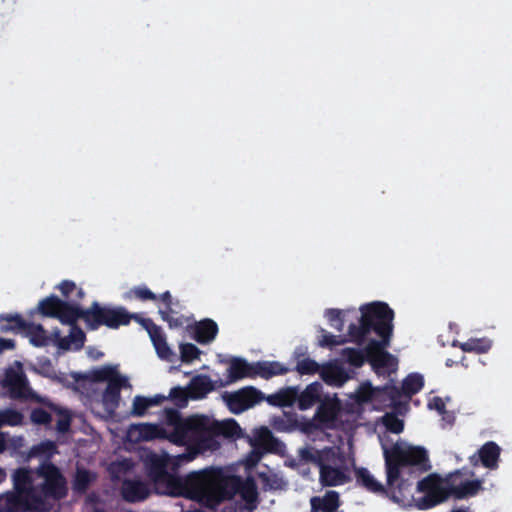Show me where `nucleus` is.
<instances>
[{
    "mask_svg": "<svg viewBox=\"0 0 512 512\" xmlns=\"http://www.w3.org/2000/svg\"><path fill=\"white\" fill-rule=\"evenodd\" d=\"M159 314H160L162 320L168 323L170 328L182 327L184 324V317L183 316L174 317L172 315L173 310L172 311L159 310Z\"/></svg>",
    "mask_w": 512,
    "mask_h": 512,
    "instance_id": "obj_54",
    "label": "nucleus"
},
{
    "mask_svg": "<svg viewBox=\"0 0 512 512\" xmlns=\"http://www.w3.org/2000/svg\"><path fill=\"white\" fill-rule=\"evenodd\" d=\"M322 332L324 334L322 335V338L319 341V345L321 347L332 348V347H335V346H338V345H342V344L347 342V339L344 336H340V335L336 336V335H333V334H330V333H326L324 329H322Z\"/></svg>",
    "mask_w": 512,
    "mask_h": 512,
    "instance_id": "obj_52",
    "label": "nucleus"
},
{
    "mask_svg": "<svg viewBox=\"0 0 512 512\" xmlns=\"http://www.w3.org/2000/svg\"><path fill=\"white\" fill-rule=\"evenodd\" d=\"M163 429L153 423L131 424L128 429V436L135 442L151 441L163 436Z\"/></svg>",
    "mask_w": 512,
    "mask_h": 512,
    "instance_id": "obj_20",
    "label": "nucleus"
},
{
    "mask_svg": "<svg viewBox=\"0 0 512 512\" xmlns=\"http://www.w3.org/2000/svg\"><path fill=\"white\" fill-rule=\"evenodd\" d=\"M16 470L26 473L28 484L25 487L39 512H49L53 506L51 501L57 502L67 497V479L53 462H40L35 469L20 467Z\"/></svg>",
    "mask_w": 512,
    "mask_h": 512,
    "instance_id": "obj_3",
    "label": "nucleus"
},
{
    "mask_svg": "<svg viewBox=\"0 0 512 512\" xmlns=\"http://www.w3.org/2000/svg\"><path fill=\"white\" fill-rule=\"evenodd\" d=\"M58 453L57 445L53 441H42L37 445H33L26 456V460L32 458H41L40 462H52V458Z\"/></svg>",
    "mask_w": 512,
    "mask_h": 512,
    "instance_id": "obj_30",
    "label": "nucleus"
},
{
    "mask_svg": "<svg viewBox=\"0 0 512 512\" xmlns=\"http://www.w3.org/2000/svg\"><path fill=\"white\" fill-rule=\"evenodd\" d=\"M383 424L389 432L394 434H399L404 429L403 420L399 419L394 413H386L383 416Z\"/></svg>",
    "mask_w": 512,
    "mask_h": 512,
    "instance_id": "obj_46",
    "label": "nucleus"
},
{
    "mask_svg": "<svg viewBox=\"0 0 512 512\" xmlns=\"http://www.w3.org/2000/svg\"><path fill=\"white\" fill-rule=\"evenodd\" d=\"M450 512H471L467 507H460L452 509Z\"/></svg>",
    "mask_w": 512,
    "mask_h": 512,
    "instance_id": "obj_64",
    "label": "nucleus"
},
{
    "mask_svg": "<svg viewBox=\"0 0 512 512\" xmlns=\"http://www.w3.org/2000/svg\"><path fill=\"white\" fill-rule=\"evenodd\" d=\"M282 407L292 406L297 402L298 387H288L279 391Z\"/></svg>",
    "mask_w": 512,
    "mask_h": 512,
    "instance_id": "obj_51",
    "label": "nucleus"
},
{
    "mask_svg": "<svg viewBox=\"0 0 512 512\" xmlns=\"http://www.w3.org/2000/svg\"><path fill=\"white\" fill-rule=\"evenodd\" d=\"M150 494L148 485L139 479H125L121 484L122 498L130 503L143 501Z\"/></svg>",
    "mask_w": 512,
    "mask_h": 512,
    "instance_id": "obj_19",
    "label": "nucleus"
},
{
    "mask_svg": "<svg viewBox=\"0 0 512 512\" xmlns=\"http://www.w3.org/2000/svg\"><path fill=\"white\" fill-rule=\"evenodd\" d=\"M148 404L150 407L159 406L164 401L168 400V397L162 394H157L152 397H147Z\"/></svg>",
    "mask_w": 512,
    "mask_h": 512,
    "instance_id": "obj_57",
    "label": "nucleus"
},
{
    "mask_svg": "<svg viewBox=\"0 0 512 512\" xmlns=\"http://www.w3.org/2000/svg\"><path fill=\"white\" fill-rule=\"evenodd\" d=\"M149 408L150 406L148 404L147 397L137 395L133 399L130 414L134 417H142L146 414Z\"/></svg>",
    "mask_w": 512,
    "mask_h": 512,
    "instance_id": "obj_49",
    "label": "nucleus"
},
{
    "mask_svg": "<svg viewBox=\"0 0 512 512\" xmlns=\"http://www.w3.org/2000/svg\"><path fill=\"white\" fill-rule=\"evenodd\" d=\"M0 385L7 391L11 399H27L32 394L27 376L19 361L15 362V366H9L5 369Z\"/></svg>",
    "mask_w": 512,
    "mask_h": 512,
    "instance_id": "obj_12",
    "label": "nucleus"
},
{
    "mask_svg": "<svg viewBox=\"0 0 512 512\" xmlns=\"http://www.w3.org/2000/svg\"><path fill=\"white\" fill-rule=\"evenodd\" d=\"M431 407H434L439 413H445L446 405L440 397H435L433 399Z\"/></svg>",
    "mask_w": 512,
    "mask_h": 512,
    "instance_id": "obj_60",
    "label": "nucleus"
},
{
    "mask_svg": "<svg viewBox=\"0 0 512 512\" xmlns=\"http://www.w3.org/2000/svg\"><path fill=\"white\" fill-rule=\"evenodd\" d=\"M356 480L366 490L372 493L391 494L389 487L387 486V488H385L384 485L378 482L366 468H360L356 471Z\"/></svg>",
    "mask_w": 512,
    "mask_h": 512,
    "instance_id": "obj_31",
    "label": "nucleus"
},
{
    "mask_svg": "<svg viewBox=\"0 0 512 512\" xmlns=\"http://www.w3.org/2000/svg\"><path fill=\"white\" fill-rule=\"evenodd\" d=\"M58 289L60 290L62 296L65 298L64 301H69L71 303L79 304L78 302L85 296L83 289L78 288L76 284L71 280H63L58 285Z\"/></svg>",
    "mask_w": 512,
    "mask_h": 512,
    "instance_id": "obj_36",
    "label": "nucleus"
},
{
    "mask_svg": "<svg viewBox=\"0 0 512 512\" xmlns=\"http://www.w3.org/2000/svg\"><path fill=\"white\" fill-rule=\"evenodd\" d=\"M15 348V341L12 339H6L0 337V353L4 350H10Z\"/></svg>",
    "mask_w": 512,
    "mask_h": 512,
    "instance_id": "obj_59",
    "label": "nucleus"
},
{
    "mask_svg": "<svg viewBox=\"0 0 512 512\" xmlns=\"http://www.w3.org/2000/svg\"><path fill=\"white\" fill-rule=\"evenodd\" d=\"M208 427L209 425L205 423V428L197 432V435L199 436V445L204 449H218L220 443L217 441L216 437L219 436L216 434H212V432L208 430Z\"/></svg>",
    "mask_w": 512,
    "mask_h": 512,
    "instance_id": "obj_42",
    "label": "nucleus"
},
{
    "mask_svg": "<svg viewBox=\"0 0 512 512\" xmlns=\"http://www.w3.org/2000/svg\"><path fill=\"white\" fill-rule=\"evenodd\" d=\"M254 363H249L241 357H232L229 361L227 376L224 380H219L218 387H226L244 378H254Z\"/></svg>",
    "mask_w": 512,
    "mask_h": 512,
    "instance_id": "obj_15",
    "label": "nucleus"
},
{
    "mask_svg": "<svg viewBox=\"0 0 512 512\" xmlns=\"http://www.w3.org/2000/svg\"><path fill=\"white\" fill-rule=\"evenodd\" d=\"M127 297L129 298H135L140 301H157L158 297L155 293H153L147 286L140 285L133 287L130 289V291L127 293Z\"/></svg>",
    "mask_w": 512,
    "mask_h": 512,
    "instance_id": "obj_44",
    "label": "nucleus"
},
{
    "mask_svg": "<svg viewBox=\"0 0 512 512\" xmlns=\"http://www.w3.org/2000/svg\"><path fill=\"white\" fill-rule=\"evenodd\" d=\"M359 324H350V341L361 346L367 336L374 332L380 339L392 338L394 311L385 302H372L360 307Z\"/></svg>",
    "mask_w": 512,
    "mask_h": 512,
    "instance_id": "obj_5",
    "label": "nucleus"
},
{
    "mask_svg": "<svg viewBox=\"0 0 512 512\" xmlns=\"http://www.w3.org/2000/svg\"><path fill=\"white\" fill-rule=\"evenodd\" d=\"M208 430L212 434L223 436L224 438H237L241 435V427L234 419L223 422H214L209 425Z\"/></svg>",
    "mask_w": 512,
    "mask_h": 512,
    "instance_id": "obj_32",
    "label": "nucleus"
},
{
    "mask_svg": "<svg viewBox=\"0 0 512 512\" xmlns=\"http://www.w3.org/2000/svg\"><path fill=\"white\" fill-rule=\"evenodd\" d=\"M464 476L472 477L474 472L465 467L457 469L445 475L446 484H448L449 497L457 500H464L475 497L483 488L481 479H463Z\"/></svg>",
    "mask_w": 512,
    "mask_h": 512,
    "instance_id": "obj_9",
    "label": "nucleus"
},
{
    "mask_svg": "<svg viewBox=\"0 0 512 512\" xmlns=\"http://www.w3.org/2000/svg\"><path fill=\"white\" fill-rule=\"evenodd\" d=\"M319 474L321 484L327 487L340 486L350 480L345 464L333 467L323 466L319 469Z\"/></svg>",
    "mask_w": 512,
    "mask_h": 512,
    "instance_id": "obj_21",
    "label": "nucleus"
},
{
    "mask_svg": "<svg viewBox=\"0 0 512 512\" xmlns=\"http://www.w3.org/2000/svg\"><path fill=\"white\" fill-rule=\"evenodd\" d=\"M70 427V419L69 418H66V419H60L58 422H57V429L58 431L60 432H66L68 431Z\"/></svg>",
    "mask_w": 512,
    "mask_h": 512,
    "instance_id": "obj_62",
    "label": "nucleus"
},
{
    "mask_svg": "<svg viewBox=\"0 0 512 512\" xmlns=\"http://www.w3.org/2000/svg\"><path fill=\"white\" fill-rule=\"evenodd\" d=\"M31 421L39 425H48L51 420V414L43 408H35L31 412Z\"/></svg>",
    "mask_w": 512,
    "mask_h": 512,
    "instance_id": "obj_53",
    "label": "nucleus"
},
{
    "mask_svg": "<svg viewBox=\"0 0 512 512\" xmlns=\"http://www.w3.org/2000/svg\"><path fill=\"white\" fill-rule=\"evenodd\" d=\"M340 412V402L337 398H326L320 402L315 419L325 426L334 423Z\"/></svg>",
    "mask_w": 512,
    "mask_h": 512,
    "instance_id": "obj_23",
    "label": "nucleus"
},
{
    "mask_svg": "<svg viewBox=\"0 0 512 512\" xmlns=\"http://www.w3.org/2000/svg\"><path fill=\"white\" fill-rule=\"evenodd\" d=\"M341 356L355 368H360L365 362H368V353L366 346L364 348L347 347L342 349Z\"/></svg>",
    "mask_w": 512,
    "mask_h": 512,
    "instance_id": "obj_35",
    "label": "nucleus"
},
{
    "mask_svg": "<svg viewBox=\"0 0 512 512\" xmlns=\"http://www.w3.org/2000/svg\"><path fill=\"white\" fill-rule=\"evenodd\" d=\"M322 392L321 383L315 381L309 384L302 392L298 391L297 405L300 410H307L320 401Z\"/></svg>",
    "mask_w": 512,
    "mask_h": 512,
    "instance_id": "obj_28",
    "label": "nucleus"
},
{
    "mask_svg": "<svg viewBox=\"0 0 512 512\" xmlns=\"http://www.w3.org/2000/svg\"><path fill=\"white\" fill-rule=\"evenodd\" d=\"M391 338L371 339L366 345L368 363L376 374L390 373L396 369L397 359L386 348L390 345Z\"/></svg>",
    "mask_w": 512,
    "mask_h": 512,
    "instance_id": "obj_11",
    "label": "nucleus"
},
{
    "mask_svg": "<svg viewBox=\"0 0 512 512\" xmlns=\"http://www.w3.org/2000/svg\"><path fill=\"white\" fill-rule=\"evenodd\" d=\"M321 366L315 360L307 357L297 362L295 371L300 375H314L320 373Z\"/></svg>",
    "mask_w": 512,
    "mask_h": 512,
    "instance_id": "obj_43",
    "label": "nucleus"
},
{
    "mask_svg": "<svg viewBox=\"0 0 512 512\" xmlns=\"http://www.w3.org/2000/svg\"><path fill=\"white\" fill-rule=\"evenodd\" d=\"M158 299H160L165 304L164 310H168V311L173 310L172 309V296L169 291H165L164 293H162Z\"/></svg>",
    "mask_w": 512,
    "mask_h": 512,
    "instance_id": "obj_58",
    "label": "nucleus"
},
{
    "mask_svg": "<svg viewBox=\"0 0 512 512\" xmlns=\"http://www.w3.org/2000/svg\"><path fill=\"white\" fill-rule=\"evenodd\" d=\"M345 464V457L339 450V448L335 447H325L320 450V454L318 457V467L321 469L323 466H339Z\"/></svg>",
    "mask_w": 512,
    "mask_h": 512,
    "instance_id": "obj_34",
    "label": "nucleus"
},
{
    "mask_svg": "<svg viewBox=\"0 0 512 512\" xmlns=\"http://www.w3.org/2000/svg\"><path fill=\"white\" fill-rule=\"evenodd\" d=\"M374 395V390L371 386H362L358 392L356 399L360 403H366L372 400Z\"/></svg>",
    "mask_w": 512,
    "mask_h": 512,
    "instance_id": "obj_56",
    "label": "nucleus"
},
{
    "mask_svg": "<svg viewBox=\"0 0 512 512\" xmlns=\"http://www.w3.org/2000/svg\"><path fill=\"white\" fill-rule=\"evenodd\" d=\"M68 325L71 329L69 335L66 337L61 336L59 328L56 327L53 329L54 345L63 351L69 350L72 344H74L75 349H81L86 340L84 331L77 325V322Z\"/></svg>",
    "mask_w": 512,
    "mask_h": 512,
    "instance_id": "obj_17",
    "label": "nucleus"
},
{
    "mask_svg": "<svg viewBox=\"0 0 512 512\" xmlns=\"http://www.w3.org/2000/svg\"><path fill=\"white\" fill-rule=\"evenodd\" d=\"M13 490L0 494V512H39L37 505L28 496L25 487L28 478L25 472L12 473Z\"/></svg>",
    "mask_w": 512,
    "mask_h": 512,
    "instance_id": "obj_6",
    "label": "nucleus"
},
{
    "mask_svg": "<svg viewBox=\"0 0 512 512\" xmlns=\"http://www.w3.org/2000/svg\"><path fill=\"white\" fill-rule=\"evenodd\" d=\"M235 495H240L246 503L255 502L258 492L254 480H243L240 476L227 474L222 502L231 500Z\"/></svg>",
    "mask_w": 512,
    "mask_h": 512,
    "instance_id": "obj_14",
    "label": "nucleus"
},
{
    "mask_svg": "<svg viewBox=\"0 0 512 512\" xmlns=\"http://www.w3.org/2000/svg\"><path fill=\"white\" fill-rule=\"evenodd\" d=\"M266 401L270 405L277 406V407H282L281 399H280V393L279 392L269 395L266 398Z\"/></svg>",
    "mask_w": 512,
    "mask_h": 512,
    "instance_id": "obj_61",
    "label": "nucleus"
},
{
    "mask_svg": "<svg viewBox=\"0 0 512 512\" xmlns=\"http://www.w3.org/2000/svg\"><path fill=\"white\" fill-rule=\"evenodd\" d=\"M81 317L89 330H97L101 326L110 329H118L120 326L128 325L132 318L139 320L145 328L153 343L157 355L162 360L170 361L173 352L167 344L166 337L160 326L154 323L150 318H138L137 315L130 314L124 307L101 306L99 302L94 301L87 309L82 308Z\"/></svg>",
    "mask_w": 512,
    "mask_h": 512,
    "instance_id": "obj_2",
    "label": "nucleus"
},
{
    "mask_svg": "<svg viewBox=\"0 0 512 512\" xmlns=\"http://www.w3.org/2000/svg\"><path fill=\"white\" fill-rule=\"evenodd\" d=\"M219 380L213 382L208 375L194 376L188 386L189 396L192 399H202L219 385Z\"/></svg>",
    "mask_w": 512,
    "mask_h": 512,
    "instance_id": "obj_24",
    "label": "nucleus"
},
{
    "mask_svg": "<svg viewBox=\"0 0 512 512\" xmlns=\"http://www.w3.org/2000/svg\"><path fill=\"white\" fill-rule=\"evenodd\" d=\"M23 422V415L21 412L6 408L0 410V428L2 426H19Z\"/></svg>",
    "mask_w": 512,
    "mask_h": 512,
    "instance_id": "obj_41",
    "label": "nucleus"
},
{
    "mask_svg": "<svg viewBox=\"0 0 512 512\" xmlns=\"http://www.w3.org/2000/svg\"><path fill=\"white\" fill-rule=\"evenodd\" d=\"M325 316L333 328L337 331L342 332L344 329V319L342 315V311L339 309L330 308L325 312Z\"/></svg>",
    "mask_w": 512,
    "mask_h": 512,
    "instance_id": "obj_48",
    "label": "nucleus"
},
{
    "mask_svg": "<svg viewBox=\"0 0 512 512\" xmlns=\"http://www.w3.org/2000/svg\"><path fill=\"white\" fill-rule=\"evenodd\" d=\"M43 317H50L60 321L61 324H72L81 317L82 307L79 304L64 301L52 294L41 299L34 311Z\"/></svg>",
    "mask_w": 512,
    "mask_h": 512,
    "instance_id": "obj_7",
    "label": "nucleus"
},
{
    "mask_svg": "<svg viewBox=\"0 0 512 512\" xmlns=\"http://www.w3.org/2000/svg\"><path fill=\"white\" fill-rule=\"evenodd\" d=\"M227 474L221 467H206L179 477L173 496H182L213 508L222 503Z\"/></svg>",
    "mask_w": 512,
    "mask_h": 512,
    "instance_id": "obj_4",
    "label": "nucleus"
},
{
    "mask_svg": "<svg viewBox=\"0 0 512 512\" xmlns=\"http://www.w3.org/2000/svg\"><path fill=\"white\" fill-rule=\"evenodd\" d=\"M223 398L232 413L240 414L260 403L264 399V394L253 386H246L235 392L226 393Z\"/></svg>",
    "mask_w": 512,
    "mask_h": 512,
    "instance_id": "obj_13",
    "label": "nucleus"
},
{
    "mask_svg": "<svg viewBox=\"0 0 512 512\" xmlns=\"http://www.w3.org/2000/svg\"><path fill=\"white\" fill-rule=\"evenodd\" d=\"M172 402H174L178 407L182 408L187 405L189 390L187 391L185 388L180 386L173 387L169 395L167 396Z\"/></svg>",
    "mask_w": 512,
    "mask_h": 512,
    "instance_id": "obj_47",
    "label": "nucleus"
},
{
    "mask_svg": "<svg viewBox=\"0 0 512 512\" xmlns=\"http://www.w3.org/2000/svg\"><path fill=\"white\" fill-rule=\"evenodd\" d=\"M123 376L120 375L116 369V367L113 366H103L98 369H95L91 372V379L95 382H104L107 381L108 383H111L112 380L116 381L118 378H122Z\"/></svg>",
    "mask_w": 512,
    "mask_h": 512,
    "instance_id": "obj_39",
    "label": "nucleus"
},
{
    "mask_svg": "<svg viewBox=\"0 0 512 512\" xmlns=\"http://www.w3.org/2000/svg\"><path fill=\"white\" fill-rule=\"evenodd\" d=\"M383 391L389 397L391 406L394 409H398L402 405L400 401L401 397L404 396L402 386L398 387L395 385H387L383 388Z\"/></svg>",
    "mask_w": 512,
    "mask_h": 512,
    "instance_id": "obj_50",
    "label": "nucleus"
},
{
    "mask_svg": "<svg viewBox=\"0 0 512 512\" xmlns=\"http://www.w3.org/2000/svg\"><path fill=\"white\" fill-rule=\"evenodd\" d=\"M179 349L181 361L184 363L193 362L198 359L201 354L200 349L192 343H183L180 345Z\"/></svg>",
    "mask_w": 512,
    "mask_h": 512,
    "instance_id": "obj_45",
    "label": "nucleus"
},
{
    "mask_svg": "<svg viewBox=\"0 0 512 512\" xmlns=\"http://www.w3.org/2000/svg\"><path fill=\"white\" fill-rule=\"evenodd\" d=\"M464 352L486 353L491 348V341L486 338H471L460 344Z\"/></svg>",
    "mask_w": 512,
    "mask_h": 512,
    "instance_id": "obj_40",
    "label": "nucleus"
},
{
    "mask_svg": "<svg viewBox=\"0 0 512 512\" xmlns=\"http://www.w3.org/2000/svg\"><path fill=\"white\" fill-rule=\"evenodd\" d=\"M218 331L217 323L210 318H205L192 326V337L199 344H208L216 338Z\"/></svg>",
    "mask_w": 512,
    "mask_h": 512,
    "instance_id": "obj_22",
    "label": "nucleus"
},
{
    "mask_svg": "<svg viewBox=\"0 0 512 512\" xmlns=\"http://www.w3.org/2000/svg\"><path fill=\"white\" fill-rule=\"evenodd\" d=\"M94 479L95 475L89 470L84 468H77L72 483L73 490L77 493L86 492Z\"/></svg>",
    "mask_w": 512,
    "mask_h": 512,
    "instance_id": "obj_38",
    "label": "nucleus"
},
{
    "mask_svg": "<svg viewBox=\"0 0 512 512\" xmlns=\"http://www.w3.org/2000/svg\"><path fill=\"white\" fill-rule=\"evenodd\" d=\"M289 369L278 361H258L254 363V378L260 376L263 379H270L273 376L284 375Z\"/></svg>",
    "mask_w": 512,
    "mask_h": 512,
    "instance_id": "obj_29",
    "label": "nucleus"
},
{
    "mask_svg": "<svg viewBox=\"0 0 512 512\" xmlns=\"http://www.w3.org/2000/svg\"><path fill=\"white\" fill-rule=\"evenodd\" d=\"M145 468L147 476L156 491L173 496V492L179 486L180 476L168 472L166 459L157 454H151L145 461Z\"/></svg>",
    "mask_w": 512,
    "mask_h": 512,
    "instance_id": "obj_8",
    "label": "nucleus"
},
{
    "mask_svg": "<svg viewBox=\"0 0 512 512\" xmlns=\"http://www.w3.org/2000/svg\"><path fill=\"white\" fill-rule=\"evenodd\" d=\"M384 459L387 484L394 502L403 506H414L418 510H429L450 498L445 477L437 473H431L417 482L416 490L422 494L417 498L414 497L412 483L402 477L405 470L412 474L431 469L424 447L395 443L384 449Z\"/></svg>",
    "mask_w": 512,
    "mask_h": 512,
    "instance_id": "obj_1",
    "label": "nucleus"
},
{
    "mask_svg": "<svg viewBox=\"0 0 512 512\" xmlns=\"http://www.w3.org/2000/svg\"><path fill=\"white\" fill-rule=\"evenodd\" d=\"M168 421L173 425L169 440L177 445H184L191 440L194 434L205 428V420L200 418H182L177 410L167 412Z\"/></svg>",
    "mask_w": 512,
    "mask_h": 512,
    "instance_id": "obj_10",
    "label": "nucleus"
},
{
    "mask_svg": "<svg viewBox=\"0 0 512 512\" xmlns=\"http://www.w3.org/2000/svg\"><path fill=\"white\" fill-rule=\"evenodd\" d=\"M319 454H320V450L308 448V447L301 449L300 453H299L302 460H304L306 462H311V463L315 464L316 466H318Z\"/></svg>",
    "mask_w": 512,
    "mask_h": 512,
    "instance_id": "obj_55",
    "label": "nucleus"
},
{
    "mask_svg": "<svg viewBox=\"0 0 512 512\" xmlns=\"http://www.w3.org/2000/svg\"><path fill=\"white\" fill-rule=\"evenodd\" d=\"M29 322L25 321L20 314H1L0 315V331L7 332H23L27 328Z\"/></svg>",
    "mask_w": 512,
    "mask_h": 512,
    "instance_id": "obj_33",
    "label": "nucleus"
},
{
    "mask_svg": "<svg viewBox=\"0 0 512 512\" xmlns=\"http://www.w3.org/2000/svg\"><path fill=\"white\" fill-rule=\"evenodd\" d=\"M319 375L327 385L338 387L342 386L349 378L343 367L331 362L321 366Z\"/></svg>",
    "mask_w": 512,
    "mask_h": 512,
    "instance_id": "obj_25",
    "label": "nucleus"
},
{
    "mask_svg": "<svg viewBox=\"0 0 512 512\" xmlns=\"http://www.w3.org/2000/svg\"><path fill=\"white\" fill-rule=\"evenodd\" d=\"M501 454L500 446L494 441H488L483 444L476 453L469 457V463L473 467L481 464L488 469H496Z\"/></svg>",
    "mask_w": 512,
    "mask_h": 512,
    "instance_id": "obj_16",
    "label": "nucleus"
},
{
    "mask_svg": "<svg viewBox=\"0 0 512 512\" xmlns=\"http://www.w3.org/2000/svg\"><path fill=\"white\" fill-rule=\"evenodd\" d=\"M313 512H336L340 506L339 493L330 490L323 497L314 496L310 499Z\"/></svg>",
    "mask_w": 512,
    "mask_h": 512,
    "instance_id": "obj_27",
    "label": "nucleus"
},
{
    "mask_svg": "<svg viewBox=\"0 0 512 512\" xmlns=\"http://www.w3.org/2000/svg\"><path fill=\"white\" fill-rule=\"evenodd\" d=\"M23 332L29 338L30 343L35 347H46L51 343L54 344L53 331L49 335L42 324L29 322Z\"/></svg>",
    "mask_w": 512,
    "mask_h": 512,
    "instance_id": "obj_26",
    "label": "nucleus"
},
{
    "mask_svg": "<svg viewBox=\"0 0 512 512\" xmlns=\"http://www.w3.org/2000/svg\"><path fill=\"white\" fill-rule=\"evenodd\" d=\"M6 449V440L4 433L0 432V453L4 452Z\"/></svg>",
    "mask_w": 512,
    "mask_h": 512,
    "instance_id": "obj_63",
    "label": "nucleus"
},
{
    "mask_svg": "<svg viewBox=\"0 0 512 512\" xmlns=\"http://www.w3.org/2000/svg\"><path fill=\"white\" fill-rule=\"evenodd\" d=\"M424 387V378L419 373L407 375L402 382V392L405 397L410 399Z\"/></svg>",
    "mask_w": 512,
    "mask_h": 512,
    "instance_id": "obj_37",
    "label": "nucleus"
},
{
    "mask_svg": "<svg viewBox=\"0 0 512 512\" xmlns=\"http://www.w3.org/2000/svg\"><path fill=\"white\" fill-rule=\"evenodd\" d=\"M129 386V381L125 376L107 384L102 394V403L108 412L112 413L119 407L121 389Z\"/></svg>",
    "mask_w": 512,
    "mask_h": 512,
    "instance_id": "obj_18",
    "label": "nucleus"
}]
</instances>
